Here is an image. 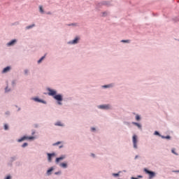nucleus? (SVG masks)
I'll return each instance as SVG.
<instances>
[{
    "label": "nucleus",
    "instance_id": "f257e3e1",
    "mask_svg": "<svg viewBox=\"0 0 179 179\" xmlns=\"http://www.w3.org/2000/svg\"><path fill=\"white\" fill-rule=\"evenodd\" d=\"M47 90L48 92V96L53 97V99L56 100L58 106H62V101H64V95H62V94H58L57 90L51 88H48Z\"/></svg>",
    "mask_w": 179,
    "mask_h": 179
},
{
    "label": "nucleus",
    "instance_id": "f03ea898",
    "mask_svg": "<svg viewBox=\"0 0 179 179\" xmlns=\"http://www.w3.org/2000/svg\"><path fill=\"white\" fill-rule=\"evenodd\" d=\"M79 41H80V36H76L74 39L67 42V44L69 45H76V44H79Z\"/></svg>",
    "mask_w": 179,
    "mask_h": 179
},
{
    "label": "nucleus",
    "instance_id": "7ed1b4c3",
    "mask_svg": "<svg viewBox=\"0 0 179 179\" xmlns=\"http://www.w3.org/2000/svg\"><path fill=\"white\" fill-rule=\"evenodd\" d=\"M97 108H99V110H113V106L110 103L102 104V105H99L97 106Z\"/></svg>",
    "mask_w": 179,
    "mask_h": 179
},
{
    "label": "nucleus",
    "instance_id": "20e7f679",
    "mask_svg": "<svg viewBox=\"0 0 179 179\" xmlns=\"http://www.w3.org/2000/svg\"><path fill=\"white\" fill-rule=\"evenodd\" d=\"M132 142H133V148L134 149H138V136L136 134L133 135L132 137Z\"/></svg>",
    "mask_w": 179,
    "mask_h": 179
},
{
    "label": "nucleus",
    "instance_id": "39448f33",
    "mask_svg": "<svg viewBox=\"0 0 179 179\" xmlns=\"http://www.w3.org/2000/svg\"><path fill=\"white\" fill-rule=\"evenodd\" d=\"M145 173L149 175V179H152L156 176V173L152 171H149L147 169H144Z\"/></svg>",
    "mask_w": 179,
    "mask_h": 179
},
{
    "label": "nucleus",
    "instance_id": "423d86ee",
    "mask_svg": "<svg viewBox=\"0 0 179 179\" xmlns=\"http://www.w3.org/2000/svg\"><path fill=\"white\" fill-rule=\"evenodd\" d=\"M17 43V39H13L6 44V47H13Z\"/></svg>",
    "mask_w": 179,
    "mask_h": 179
},
{
    "label": "nucleus",
    "instance_id": "0eeeda50",
    "mask_svg": "<svg viewBox=\"0 0 179 179\" xmlns=\"http://www.w3.org/2000/svg\"><path fill=\"white\" fill-rule=\"evenodd\" d=\"M26 139H29L30 141H33L34 139V136H24L21 138H19L17 142H23V141H26Z\"/></svg>",
    "mask_w": 179,
    "mask_h": 179
},
{
    "label": "nucleus",
    "instance_id": "6e6552de",
    "mask_svg": "<svg viewBox=\"0 0 179 179\" xmlns=\"http://www.w3.org/2000/svg\"><path fill=\"white\" fill-rule=\"evenodd\" d=\"M67 155H60L59 157L56 158L55 159V163H57V164H58V163H59V162H62V160H65V159H66Z\"/></svg>",
    "mask_w": 179,
    "mask_h": 179
},
{
    "label": "nucleus",
    "instance_id": "1a4fd4ad",
    "mask_svg": "<svg viewBox=\"0 0 179 179\" xmlns=\"http://www.w3.org/2000/svg\"><path fill=\"white\" fill-rule=\"evenodd\" d=\"M54 170H55V167L51 166L46 171V176L48 177H50V176H52V173H54Z\"/></svg>",
    "mask_w": 179,
    "mask_h": 179
},
{
    "label": "nucleus",
    "instance_id": "9d476101",
    "mask_svg": "<svg viewBox=\"0 0 179 179\" xmlns=\"http://www.w3.org/2000/svg\"><path fill=\"white\" fill-rule=\"evenodd\" d=\"M31 100L36 101V103H42V104H47V101H45L43 99H41L38 97H33L31 99Z\"/></svg>",
    "mask_w": 179,
    "mask_h": 179
},
{
    "label": "nucleus",
    "instance_id": "9b49d317",
    "mask_svg": "<svg viewBox=\"0 0 179 179\" xmlns=\"http://www.w3.org/2000/svg\"><path fill=\"white\" fill-rule=\"evenodd\" d=\"M48 162L49 163H51V162H52V158L55 157V153L52 152V153H48Z\"/></svg>",
    "mask_w": 179,
    "mask_h": 179
},
{
    "label": "nucleus",
    "instance_id": "f8f14e48",
    "mask_svg": "<svg viewBox=\"0 0 179 179\" xmlns=\"http://www.w3.org/2000/svg\"><path fill=\"white\" fill-rule=\"evenodd\" d=\"M10 69H12V67L8 66L2 70L1 73H8V72H10Z\"/></svg>",
    "mask_w": 179,
    "mask_h": 179
},
{
    "label": "nucleus",
    "instance_id": "ddd939ff",
    "mask_svg": "<svg viewBox=\"0 0 179 179\" xmlns=\"http://www.w3.org/2000/svg\"><path fill=\"white\" fill-rule=\"evenodd\" d=\"M59 167H61L62 169H68V162H62L59 164Z\"/></svg>",
    "mask_w": 179,
    "mask_h": 179
},
{
    "label": "nucleus",
    "instance_id": "4468645a",
    "mask_svg": "<svg viewBox=\"0 0 179 179\" xmlns=\"http://www.w3.org/2000/svg\"><path fill=\"white\" fill-rule=\"evenodd\" d=\"M38 9L39 13H41V15H44L45 13V11L44 10V7L43 6H38Z\"/></svg>",
    "mask_w": 179,
    "mask_h": 179
},
{
    "label": "nucleus",
    "instance_id": "2eb2a0df",
    "mask_svg": "<svg viewBox=\"0 0 179 179\" xmlns=\"http://www.w3.org/2000/svg\"><path fill=\"white\" fill-rule=\"evenodd\" d=\"M132 125H135L136 127H137V128H138V129H142V124H141L140 123H138L136 122H131Z\"/></svg>",
    "mask_w": 179,
    "mask_h": 179
},
{
    "label": "nucleus",
    "instance_id": "dca6fc26",
    "mask_svg": "<svg viewBox=\"0 0 179 179\" xmlns=\"http://www.w3.org/2000/svg\"><path fill=\"white\" fill-rule=\"evenodd\" d=\"M5 93H9L10 92H12V88L9 87V85L7 84L6 87L4 89Z\"/></svg>",
    "mask_w": 179,
    "mask_h": 179
},
{
    "label": "nucleus",
    "instance_id": "f3484780",
    "mask_svg": "<svg viewBox=\"0 0 179 179\" xmlns=\"http://www.w3.org/2000/svg\"><path fill=\"white\" fill-rule=\"evenodd\" d=\"M69 26H72L73 27H79V23L73 22V23L69 24Z\"/></svg>",
    "mask_w": 179,
    "mask_h": 179
},
{
    "label": "nucleus",
    "instance_id": "a211bd4d",
    "mask_svg": "<svg viewBox=\"0 0 179 179\" xmlns=\"http://www.w3.org/2000/svg\"><path fill=\"white\" fill-rule=\"evenodd\" d=\"M113 84H109V85H103L102 87L103 89H109L110 87H113Z\"/></svg>",
    "mask_w": 179,
    "mask_h": 179
},
{
    "label": "nucleus",
    "instance_id": "6ab92c4d",
    "mask_svg": "<svg viewBox=\"0 0 179 179\" xmlns=\"http://www.w3.org/2000/svg\"><path fill=\"white\" fill-rule=\"evenodd\" d=\"M36 27V24H32L31 25L26 27V30H30V29H33V27Z\"/></svg>",
    "mask_w": 179,
    "mask_h": 179
},
{
    "label": "nucleus",
    "instance_id": "aec40b11",
    "mask_svg": "<svg viewBox=\"0 0 179 179\" xmlns=\"http://www.w3.org/2000/svg\"><path fill=\"white\" fill-rule=\"evenodd\" d=\"M55 125L56 127H64V123L61 122H57L56 123H55Z\"/></svg>",
    "mask_w": 179,
    "mask_h": 179
},
{
    "label": "nucleus",
    "instance_id": "412c9836",
    "mask_svg": "<svg viewBox=\"0 0 179 179\" xmlns=\"http://www.w3.org/2000/svg\"><path fill=\"white\" fill-rule=\"evenodd\" d=\"M109 13H108V11H104V12H103V13H101V16H102L103 17H106V16H108Z\"/></svg>",
    "mask_w": 179,
    "mask_h": 179
},
{
    "label": "nucleus",
    "instance_id": "4be33fe9",
    "mask_svg": "<svg viewBox=\"0 0 179 179\" xmlns=\"http://www.w3.org/2000/svg\"><path fill=\"white\" fill-rule=\"evenodd\" d=\"M44 59H45V56H43L39 60H38V64H41V62H43V61H44Z\"/></svg>",
    "mask_w": 179,
    "mask_h": 179
},
{
    "label": "nucleus",
    "instance_id": "5701e85b",
    "mask_svg": "<svg viewBox=\"0 0 179 179\" xmlns=\"http://www.w3.org/2000/svg\"><path fill=\"white\" fill-rule=\"evenodd\" d=\"M16 83H17L16 80H13L11 81V85H12V87H15L16 86Z\"/></svg>",
    "mask_w": 179,
    "mask_h": 179
},
{
    "label": "nucleus",
    "instance_id": "b1692460",
    "mask_svg": "<svg viewBox=\"0 0 179 179\" xmlns=\"http://www.w3.org/2000/svg\"><path fill=\"white\" fill-rule=\"evenodd\" d=\"M12 178H13V176H12V175H10V174L6 175V176L3 178V179H12Z\"/></svg>",
    "mask_w": 179,
    "mask_h": 179
},
{
    "label": "nucleus",
    "instance_id": "393cba45",
    "mask_svg": "<svg viewBox=\"0 0 179 179\" xmlns=\"http://www.w3.org/2000/svg\"><path fill=\"white\" fill-rule=\"evenodd\" d=\"M141 115L136 114V121H141Z\"/></svg>",
    "mask_w": 179,
    "mask_h": 179
},
{
    "label": "nucleus",
    "instance_id": "a878e982",
    "mask_svg": "<svg viewBox=\"0 0 179 179\" xmlns=\"http://www.w3.org/2000/svg\"><path fill=\"white\" fill-rule=\"evenodd\" d=\"M101 5H106V6H110V2L104 1Z\"/></svg>",
    "mask_w": 179,
    "mask_h": 179
},
{
    "label": "nucleus",
    "instance_id": "bb28decb",
    "mask_svg": "<svg viewBox=\"0 0 179 179\" xmlns=\"http://www.w3.org/2000/svg\"><path fill=\"white\" fill-rule=\"evenodd\" d=\"M62 143V142L58 141L57 143H53L52 146H58V145H61Z\"/></svg>",
    "mask_w": 179,
    "mask_h": 179
},
{
    "label": "nucleus",
    "instance_id": "cd10ccee",
    "mask_svg": "<svg viewBox=\"0 0 179 179\" xmlns=\"http://www.w3.org/2000/svg\"><path fill=\"white\" fill-rule=\"evenodd\" d=\"M61 174H62V171H61L55 172V176H61Z\"/></svg>",
    "mask_w": 179,
    "mask_h": 179
},
{
    "label": "nucleus",
    "instance_id": "c85d7f7f",
    "mask_svg": "<svg viewBox=\"0 0 179 179\" xmlns=\"http://www.w3.org/2000/svg\"><path fill=\"white\" fill-rule=\"evenodd\" d=\"M161 138H162V139H171V137H170V136H161Z\"/></svg>",
    "mask_w": 179,
    "mask_h": 179
},
{
    "label": "nucleus",
    "instance_id": "c756f323",
    "mask_svg": "<svg viewBox=\"0 0 179 179\" xmlns=\"http://www.w3.org/2000/svg\"><path fill=\"white\" fill-rule=\"evenodd\" d=\"M16 157H11L10 158V162H15V161H16Z\"/></svg>",
    "mask_w": 179,
    "mask_h": 179
},
{
    "label": "nucleus",
    "instance_id": "7c9ffc66",
    "mask_svg": "<svg viewBox=\"0 0 179 179\" xmlns=\"http://www.w3.org/2000/svg\"><path fill=\"white\" fill-rule=\"evenodd\" d=\"M30 71H29V69H25L24 71V75H29V73Z\"/></svg>",
    "mask_w": 179,
    "mask_h": 179
},
{
    "label": "nucleus",
    "instance_id": "2f4dec72",
    "mask_svg": "<svg viewBox=\"0 0 179 179\" xmlns=\"http://www.w3.org/2000/svg\"><path fill=\"white\" fill-rule=\"evenodd\" d=\"M154 135H157L158 136H162V135H160V133H159V131H155Z\"/></svg>",
    "mask_w": 179,
    "mask_h": 179
},
{
    "label": "nucleus",
    "instance_id": "473e14b6",
    "mask_svg": "<svg viewBox=\"0 0 179 179\" xmlns=\"http://www.w3.org/2000/svg\"><path fill=\"white\" fill-rule=\"evenodd\" d=\"M28 143H24L22 145V148H26L27 146H28Z\"/></svg>",
    "mask_w": 179,
    "mask_h": 179
},
{
    "label": "nucleus",
    "instance_id": "72a5a7b5",
    "mask_svg": "<svg viewBox=\"0 0 179 179\" xmlns=\"http://www.w3.org/2000/svg\"><path fill=\"white\" fill-rule=\"evenodd\" d=\"M90 156H91V157H93V159H95V157H96V155L94 153H91Z\"/></svg>",
    "mask_w": 179,
    "mask_h": 179
},
{
    "label": "nucleus",
    "instance_id": "f704fd0d",
    "mask_svg": "<svg viewBox=\"0 0 179 179\" xmlns=\"http://www.w3.org/2000/svg\"><path fill=\"white\" fill-rule=\"evenodd\" d=\"M113 177H118L120 173H113Z\"/></svg>",
    "mask_w": 179,
    "mask_h": 179
},
{
    "label": "nucleus",
    "instance_id": "c9c22d12",
    "mask_svg": "<svg viewBox=\"0 0 179 179\" xmlns=\"http://www.w3.org/2000/svg\"><path fill=\"white\" fill-rule=\"evenodd\" d=\"M92 132H96V129L94 127H91Z\"/></svg>",
    "mask_w": 179,
    "mask_h": 179
},
{
    "label": "nucleus",
    "instance_id": "e433bc0d",
    "mask_svg": "<svg viewBox=\"0 0 179 179\" xmlns=\"http://www.w3.org/2000/svg\"><path fill=\"white\" fill-rule=\"evenodd\" d=\"M8 129V124H5V125H4V129H5L6 131H7Z\"/></svg>",
    "mask_w": 179,
    "mask_h": 179
},
{
    "label": "nucleus",
    "instance_id": "4c0bfd02",
    "mask_svg": "<svg viewBox=\"0 0 179 179\" xmlns=\"http://www.w3.org/2000/svg\"><path fill=\"white\" fill-rule=\"evenodd\" d=\"M6 115H10V111L6 112Z\"/></svg>",
    "mask_w": 179,
    "mask_h": 179
},
{
    "label": "nucleus",
    "instance_id": "58836bf2",
    "mask_svg": "<svg viewBox=\"0 0 179 179\" xmlns=\"http://www.w3.org/2000/svg\"><path fill=\"white\" fill-rule=\"evenodd\" d=\"M171 152H172V153H173V155H177V153H176V151L174 150V149H173V150H171Z\"/></svg>",
    "mask_w": 179,
    "mask_h": 179
},
{
    "label": "nucleus",
    "instance_id": "ea45409f",
    "mask_svg": "<svg viewBox=\"0 0 179 179\" xmlns=\"http://www.w3.org/2000/svg\"><path fill=\"white\" fill-rule=\"evenodd\" d=\"M174 20H175V22H179V17H176V19Z\"/></svg>",
    "mask_w": 179,
    "mask_h": 179
},
{
    "label": "nucleus",
    "instance_id": "a19ab883",
    "mask_svg": "<svg viewBox=\"0 0 179 179\" xmlns=\"http://www.w3.org/2000/svg\"><path fill=\"white\" fill-rule=\"evenodd\" d=\"M62 148H64V145H61L59 146V149H62Z\"/></svg>",
    "mask_w": 179,
    "mask_h": 179
},
{
    "label": "nucleus",
    "instance_id": "79ce46f5",
    "mask_svg": "<svg viewBox=\"0 0 179 179\" xmlns=\"http://www.w3.org/2000/svg\"><path fill=\"white\" fill-rule=\"evenodd\" d=\"M122 43H128V41L122 40Z\"/></svg>",
    "mask_w": 179,
    "mask_h": 179
},
{
    "label": "nucleus",
    "instance_id": "37998d69",
    "mask_svg": "<svg viewBox=\"0 0 179 179\" xmlns=\"http://www.w3.org/2000/svg\"><path fill=\"white\" fill-rule=\"evenodd\" d=\"M46 15H52V13H51V12H48V13H46Z\"/></svg>",
    "mask_w": 179,
    "mask_h": 179
},
{
    "label": "nucleus",
    "instance_id": "c03bdc74",
    "mask_svg": "<svg viewBox=\"0 0 179 179\" xmlns=\"http://www.w3.org/2000/svg\"><path fill=\"white\" fill-rule=\"evenodd\" d=\"M138 155H136V157H135V160H136V159H138Z\"/></svg>",
    "mask_w": 179,
    "mask_h": 179
},
{
    "label": "nucleus",
    "instance_id": "a18cd8bd",
    "mask_svg": "<svg viewBox=\"0 0 179 179\" xmlns=\"http://www.w3.org/2000/svg\"><path fill=\"white\" fill-rule=\"evenodd\" d=\"M138 178H142L143 176H138Z\"/></svg>",
    "mask_w": 179,
    "mask_h": 179
},
{
    "label": "nucleus",
    "instance_id": "49530a36",
    "mask_svg": "<svg viewBox=\"0 0 179 179\" xmlns=\"http://www.w3.org/2000/svg\"><path fill=\"white\" fill-rule=\"evenodd\" d=\"M131 179H139L138 178L131 177Z\"/></svg>",
    "mask_w": 179,
    "mask_h": 179
},
{
    "label": "nucleus",
    "instance_id": "de8ad7c7",
    "mask_svg": "<svg viewBox=\"0 0 179 179\" xmlns=\"http://www.w3.org/2000/svg\"><path fill=\"white\" fill-rule=\"evenodd\" d=\"M17 111H20V108H18V110H17Z\"/></svg>",
    "mask_w": 179,
    "mask_h": 179
},
{
    "label": "nucleus",
    "instance_id": "09e8293b",
    "mask_svg": "<svg viewBox=\"0 0 179 179\" xmlns=\"http://www.w3.org/2000/svg\"><path fill=\"white\" fill-rule=\"evenodd\" d=\"M176 173H179V171H176Z\"/></svg>",
    "mask_w": 179,
    "mask_h": 179
},
{
    "label": "nucleus",
    "instance_id": "8fccbe9b",
    "mask_svg": "<svg viewBox=\"0 0 179 179\" xmlns=\"http://www.w3.org/2000/svg\"><path fill=\"white\" fill-rule=\"evenodd\" d=\"M32 135H34V132L32 133Z\"/></svg>",
    "mask_w": 179,
    "mask_h": 179
}]
</instances>
